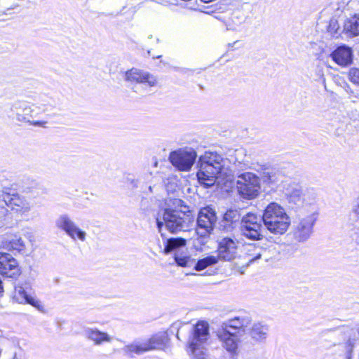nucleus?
<instances>
[{
  "label": "nucleus",
  "instance_id": "f257e3e1",
  "mask_svg": "<svg viewBox=\"0 0 359 359\" xmlns=\"http://www.w3.org/2000/svg\"><path fill=\"white\" fill-rule=\"evenodd\" d=\"M251 324L247 316H236L221 324L215 332L222 346L231 356L238 355L240 350L239 336L244 334Z\"/></svg>",
  "mask_w": 359,
  "mask_h": 359
},
{
  "label": "nucleus",
  "instance_id": "f03ea898",
  "mask_svg": "<svg viewBox=\"0 0 359 359\" xmlns=\"http://www.w3.org/2000/svg\"><path fill=\"white\" fill-rule=\"evenodd\" d=\"M226 160L220 155L205 152L199 158L198 166L199 170L197 172L198 182L205 187H210L214 185L217 180L224 178L229 172L225 166Z\"/></svg>",
  "mask_w": 359,
  "mask_h": 359
},
{
  "label": "nucleus",
  "instance_id": "7ed1b4c3",
  "mask_svg": "<svg viewBox=\"0 0 359 359\" xmlns=\"http://www.w3.org/2000/svg\"><path fill=\"white\" fill-rule=\"evenodd\" d=\"M193 222L192 215L189 211L167 208L159 210L156 217L158 231L161 232L165 226L171 233L186 231Z\"/></svg>",
  "mask_w": 359,
  "mask_h": 359
},
{
  "label": "nucleus",
  "instance_id": "20e7f679",
  "mask_svg": "<svg viewBox=\"0 0 359 359\" xmlns=\"http://www.w3.org/2000/svg\"><path fill=\"white\" fill-rule=\"evenodd\" d=\"M262 217L266 228L275 234H283L290 225V217L285 210L277 203H269Z\"/></svg>",
  "mask_w": 359,
  "mask_h": 359
},
{
  "label": "nucleus",
  "instance_id": "39448f33",
  "mask_svg": "<svg viewBox=\"0 0 359 359\" xmlns=\"http://www.w3.org/2000/svg\"><path fill=\"white\" fill-rule=\"evenodd\" d=\"M209 337V324L205 321H198L189 341V351L194 359L208 358L207 345Z\"/></svg>",
  "mask_w": 359,
  "mask_h": 359
},
{
  "label": "nucleus",
  "instance_id": "423d86ee",
  "mask_svg": "<svg viewBox=\"0 0 359 359\" xmlns=\"http://www.w3.org/2000/svg\"><path fill=\"white\" fill-rule=\"evenodd\" d=\"M168 337L165 333H158L143 341H134L125 346L123 351L126 354H142L152 350H163L166 347Z\"/></svg>",
  "mask_w": 359,
  "mask_h": 359
},
{
  "label": "nucleus",
  "instance_id": "0eeeda50",
  "mask_svg": "<svg viewBox=\"0 0 359 359\" xmlns=\"http://www.w3.org/2000/svg\"><path fill=\"white\" fill-rule=\"evenodd\" d=\"M236 187L238 194L245 199L256 198L260 191V178L251 172H245L237 177Z\"/></svg>",
  "mask_w": 359,
  "mask_h": 359
},
{
  "label": "nucleus",
  "instance_id": "6e6552de",
  "mask_svg": "<svg viewBox=\"0 0 359 359\" xmlns=\"http://www.w3.org/2000/svg\"><path fill=\"white\" fill-rule=\"evenodd\" d=\"M1 198L5 204L20 216L28 215L34 206L29 198L8 189L3 191Z\"/></svg>",
  "mask_w": 359,
  "mask_h": 359
},
{
  "label": "nucleus",
  "instance_id": "1a4fd4ad",
  "mask_svg": "<svg viewBox=\"0 0 359 359\" xmlns=\"http://www.w3.org/2000/svg\"><path fill=\"white\" fill-rule=\"evenodd\" d=\"M125 80L130 83L133 91L137 93L142 88H151L158 85V79L152 74L137 68H132L125 74Z\"/></svg>",
  "mask_w": 359,
  "mask_h": 359
},
{
  "label": "nucleus",
  "instance_id": "9d476101",
  "mask_svg": "<svg viewBox=\"0 0 359 359\" xmlns=\"http://www.w3.org/2000/svg\"><path fill=\"white\" fill-rule=\"evenodd\" d=\"M263 219L256 214L249 212L241 219V234L250 240H260L263 237Z\"/></svg>",
  "mask_w": 359,
  "mask_h": 359
},
{
  "label": "nucleus",
  "instance_id": "9b49d317",
  "mask_svg": "<svg viewBox=\"0 0 359 359\" xmlns=\"http://www.w3.org/2000/svg\"><path fill=\"white\" fill-rule=\"evenodd\" d=\"M55 226L63 231L73 241L85 242L86 241L87 233L67 214L61 215L57 217Z\"/></svg>",
  "mask_w": 359,
  "mask_h": 359
},
{
  "label": "nucleus",
  "instance_id": "f8f14e48",
  "mask_svg": "<svg viewBox=\"0 0 359 359\" xmlns=\"http://www.w3.org/2000/svg\"><path fill=\"white\" fill-rule=\"evenodd\" d=\"M286 195L289 203L297 208L314 203L316 197V194L313 189L304 190L298 184H294L288 188Z\"/></svg>",
  "mask_w": 359,
  "mask_h": 359
},
{
  "label": "nucleus",
  "instance_id": "ddd939ff",
  "mask_svg": "<svg viewBox=\"0 0 359 359\" xmlns=\"http://www.w3.org/2000/svg\"><path fill=\"white\" fill-rule=\"evenodd\" d=\"M197 158L196 151L191 148H185L170 153L171 163L181 171H189Z\"/></svg>",
  "mask_w": 359,
  "mask_h": 359
},
{
  "label": "nucleus",
  "instance_id": "4468645a",
  "mask_svg": "<svg viewBox=\"0 0 359 359\" xmlns=\"http://www.w3.org/2000/svg\"><path fill=\"white\" fill-rule=\"evenodd\" d=\"M216 220L215 212L211 208L201 209L197 219V234L201 237L209 235L213 230Z\"/></svg>",
  "mask_w": 359,
  "mask_h": 359
},
{
  "label": "nucleus",
  "instance_id": "2eb2a0df",
  "mask_svg": "<svg viewBox=\"0 0 359 359\" xmlns=\"http://www.w3.org/2000/svg\"><path fill=\"white\" fill-rule=\"evenodd\" d=\"M316 220L314 215L311 214L300 218L294 225L293 237L298 242H305L313 233V225Z\"/></svg>",
  "mask_w": 359,
  "mask_h": 359
},
{
  "label": "nucleus",
  "instance_id": "dca6fc26",
  "mask_svg": "<svg viewBox=\"0 0 359 359\" xmlns=\"http://www.w3.org/2000/svg\"><path fill=\"white\" fill-rule=\"evenodd\" d=\"M237 242L233 239L225 237L222 238L218 244L217 255L218 260L231 261L237 255Z\"/></svg>",
  "mask_w": 359,
  "mask_h": 359
},
{
  "label": "nucleus",
  "instance_id": "f3484780",
  "mask_svg": "<svg viewBox=\"0 0 359 359\" xmlns=\"http://www.w3.org/2000/svg\"><path fill=\"white\" fill-rule=\"evenodd\" d=\"M13 114L18 121L29 122L32 125L43 126L46 122L45 121H31L30 118L32 117L34 109L22 102H15L11 108Z\"/></svg>",
  "mask_w": 359,
  "mask_h": 359
},
{
  "label": "nucleus",
  "instance_id": "a211bd4d",
  "mask_svg": "<svg viewBox=\"0 0 359 359\" xmlns=\"http://www.w3.org/2000/svg\"><path fill=\"white\" fill-rule=\"evenodd\" d=\"M0 273L8 278L20 275L18 262L10 254L0 252Z\"/></svg>",
  "mask_w": 359,
  "mask_h": 359
},
{
  "label": "nucleus",
  "instance_id": "6ab92c4d",
  "mask_svg": "<svg viewBox=\"0 0 359 359\" xmlns=\"http://www.w3.org/2000/svg\"><path fill=\"white\" fill-rule=\"evenodd\" d=\"M85 337L92 341L95 346H101L103 344H110L113 337L109 333L102 332L95 327H87L84 330Z\"/></svg>",
  "mask_w": 359,
  "mask_h": 359
},
{
  "label": "nucleus",
  "instance_id": "aec40b11",
  "mask_svg": "<svg viewBox=\"0 0 359 359\" xmlns=\"http://www.w3.org/2000/svg\"><path fill=\"white\" fill-rule=\"evenodd\" d=\"M13 299L20 304H29L39 311L43 309V305L38 299L29 295L24 287L20 285L15 287Z\"/></svg>",
  "mask_w": 359,
  "mask_h": 359
},
{
  "label": "nucleus",
  "instance_id": "412c9836",
  "mask_svg": "<svg viewBox=\"0 0 359 359\" xmlns=\"http://www.w3.org/2000/svg\"><path fill=\"white\" fill-rule=\"evenodd\" d=\"M269 334V327L262 323H255L249 329V335L251 339L256 344L266 342Z\"/></svg>",
  "mask_w": 359,
  "mask_h": 359
},
{
  "label": "nucleus",
  "instance_id": "4be33fe9",
  "mask_svg": "<svg viewBox=\"0 0 359 359\" xmlns=\"http://www.w3.org/2000/svg\"><path fill=\"white\" fill-rule=\"evenodd\" d=\"M330 56L337 65L341 66H346L352 62L351 49L346 46L338 47Z\"/></svg>",
  "mask_w": 359,
  "mask_h": 359
},
{
  "label": "nucleus",
  "instance_id": "5701e85b",
  "mask_svg": "<svg viewBox=\"0 0 359 359\" xmlns=\"http://www.w3.org/2000/svg\"><path fill=\"white\" fill-rule=\"evenodd\" d=\"M279 253L278 245L276 243L266 242L261 245L262 259L264 262L276 259Z\"/></svg>",
  "mask_w": 359,
  "mask_h": 359
},
{
  "label": "nucleus",
  "instance_id": "b1692460",
  "mask_svg": "<svg viewBox=\"0 0 359 359\" xmlns=\"http://www.w3.org/2000/svg\"><path fill=\"white\" fill-rule=\"evenodd\" d=\"M281 178L282 175L278 170L266 169L262 172L260 180L268 187L273 188L281 181Z\"/></svg>",
  "mask_w": 359,
  "mask_h": 359
},
{
  "label": "nucleus",
  "instance_id": "393cba45",
  "mask_svg": "<svg viewBox=\"0 0 359 359\" xmlns=\"http://www.w3.org/2000/svg\"><path fill=\"white\" fill-rule=\"evenodd\" d=\"M245 257L248 263H253L262 259L261 245L249 244L245 246Z\"/></svg>",
  "mask_w": 359,
  "mask_h": 359
},
{
  "label": "nucleus",
  "instance_id": "a878e982",
  "mask_svg": "<svg viewBox=\"0 0 359 359\" xmlns=\"http://www.w3.org/2000/svg\"><path fill=\"white\" fill-rule=\"evenodd\" d=\"M344 29L346 32L353 36L359 35V14L348 18L344 25Z\"/></svg>",
  "mask_w": 359,
  "mask_h": 359
},
{
  "label": "nucleus",
  "instance_id": "bb28decb",
  "mask_svg": "<svg viewBox=\"0 0 359 359\" xmlns=\"http://www.w3.org/2000/svg\"><path fill=\"white\" fill-rule=\"evenodd\" d=\"M218 262V257L215 255H210L203 259L198 260L197 262H195L194 268L196 271H200L209 266H212L216 264Z\"/></svg>",
  "mask_w": 359,
  "mask_h": 359
},
{
  "label": "nucleus",
  "instance_id": "cd10ccee",
  "mask_svg": "<svg viewBox=\"0 0 359 359\" xmlns=\"http://www.w3.org/2000/svg\"><path fill=\"white\" fill-rule=\"evenodd\" d=\"M241 215L239 212L236 210H229L226 212L223 217L224 226L227 228V226H230L233 223H236L240 220Z\"/></svg>",
  "mask_w": 359,
  "mask_h": 359
},
{
  "label": "nucleus",
  "instance_id": "c85d7f7f",
  "mask_svg": "<svg viewBox=\"0 0 359 359\" xmlns=\"http://www.w3.org/2000/svg\"><path fill=\"white\" fill-rule=\"evenodd\" d=\"M186 245V240L182 238H172L167 241L164 248L165 253L168 254L177 248L183 247Z\"/></svg>",
  "mask_w": 359,
  "mask_h": 359
},
{
  "label": "nucleus",
  "instance_id": "c756f323",
  "mask_svg": "<svg viewBox=\"0 0 359 359\" xmlns=\"http://www.w3.org/2000/svg\"><path fill=\"white\" fill-rule=\"evenodd\" d=\"M7 247L20 252L25 251V243L20 236L14 235L9 240Z\"/></svg>",
  "mask_w": 359,
  "mask_h": 359
},
{
  "label": "nucleus",
  "instance_id": "7c9ffc66",
  "mask_svg": "<svg viewBox=\"0 0 359 359\" xmlns=\"http://www.w3.org/2000/svg\"><path fill=\"white\" fill-rule=\"evenodd\" d=\"M175 261L178 266L182 267H191L195 264V259L189 256H182L181 254L175 253Z\"/></svg>",
  "mask_w": 359,
  "mask_h": 359
},
{
  "label": "nucleus",
  "instance_id": "2f4dec72",
  "mask_svg": "<svg viewBox=\"0 0 359 359\" xmlns=\"http://www.w3.org/2000/svg\"><path fill=\"white\" fill-rule=\"evenodd\" d=\"M346 359H351L352 353L355 347V339H349L341 345Z\"/></svg>",
  "mask_w": 359,
  "mask_h": 359
},
{
  "label": "nucleus",
  "instance_id": "473e14b6",
  "mask_svg": "<svg viewBox=\"0 0 359 359\" xmlns=\"http://www.w3.org/2000/svg\"><path fill=\"white\" fill-rule=\"evenodd\" d=\"M349 79L353 83L359 85V69H351L349 72Z\"/></svg>",
  "mask_w": 359,
  "mask_h": 359
},
{
  "label": "nucleus",
  "instance_id": "72a5a7b5",
  "mask_svg": "<svg viewBox=\"0 0 359 359\" xmlns=\"http://www.w3.org/2000/svg\"><path fill=\"white\" fill-rule=\"evenodd\" d=\"M128 182L133 188H136L137 187V180L135 179H128Z\"/></svg>",
  "mask_w": 359,
  "mask_h": 359
},
{
  "label": "nucleus",
  "instance_id": "f704fd0d",
  "mask_svg": "<svg viewBox=\"0 0 359 359\" xmlns=\"http://www.w3.org/2000/svg\"><path fill=\"white\" fill-rule=\"evenodd\" d=\"M173 205L176 207L182 206V201L180 199L175 198L173 200Z\"/></svg>",
  "mask_w": 359,
  "mask_h": 359
},
{
  "label": "nucleus",
  "instance_id": "c9c22d12",
  "mask_svg": "<svg viewBox=\"0 0 359 359\" xmlns=\"http://www.w3.org/2000/svg\"><path fill=\"white\" fill-rule=\"evenodd\" d=\"M43 111H47V105L46 104H43Z\"/></svg>",
  "mask_w": 359,
  "mask_h": 359
},
{
  "label": "nucleus",
  "instance_id": "e433bc0d",
  "mask_svg": "<svg viewBox=\"0 0 359 359\" xmlns=\"http://www.w3.org/2000/svg\"><path fill=\"white\" fill-rule=\"evenodd\" d=\"M2 291H3L2 282H1V280L0 279V292H1Z\"/></svg>",
  "mask_w": 359,
  "mask_h": 359
},
{
  "label": "nucleus",
  "instance_id": "4c0bfd02",
  "mask_svg": "<svg viewBox=\"0 0 359 359\" xmlns=\"http://www.w3.org/2000/svg\"><path fill=\"white\" fill-rule=\"evenodd\" d=\"M149 191L150 193L153 192V189H152V187L151 186L149 187Z\"/></svg>",
  "mask_w": 359,
  "mask_h": 359
},
{
  "label": "nucleus",
  "instance_id": "58836bf2",
  "mask_svg": "<svg viewBox=\"0 0 359 359\" xmlns=\"http://www.w3.org/2000/svg\"><path fill=\"white\" fill-rule=\"evenodd\" d=\"M191 72L192 71H191V70H190V69H187V71H186L185 72Z\"/></svg>",
  "mask_w": 359,
  "mask_h": 359
},
{
  "label": "nucleus",
  "instance_id": "ea45409f",
  "mask_svg": "<svg viewBox=\"0 0 359 359\" xmlns=\"http://www.w3.org/2000/svg\"><path fill=\"white\" fill-rule=\"evenodd\" d=\"M358 334H359V328L358 329Z\"/></svg>",
  "mask_w": 359,
  "mask_h": 359
}]
</instances>
